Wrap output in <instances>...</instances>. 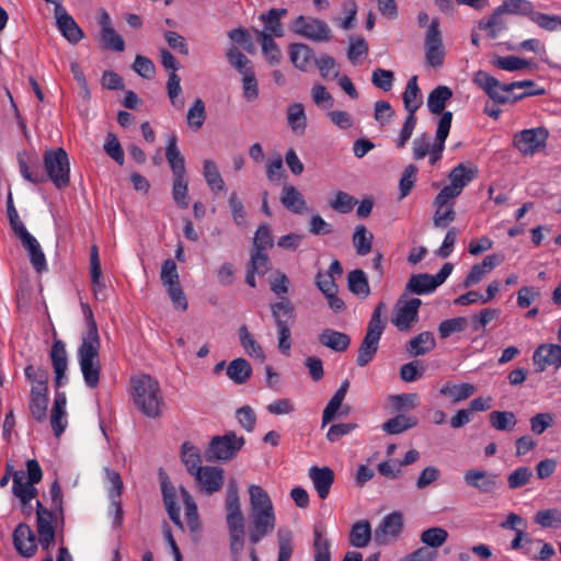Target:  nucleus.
Instances as JSON below:
<instances>
[{
  "mask_svg": "<svg viewBox=\"0 0 561 561\" xmlns=\"http://www.w3.org/2000/svg\"><path fill=\"white\" fill-rule=\"evenodd\" d=\"M81 310L87 329L82 333L81 343L77 350V360L84 383L89 388L95 389L99 386L102 369L100 360L101 339L90 306L81 302Z\"/></svg>",
  "mask_w": 561,
  "mask_h": 561,
  "instance_id": "obj_1",
  "label": "nucleus"
},
{
  "mask_svg": "<svg viewBox=\"0 0 561 561\" xmlns=\"http://www.w3.org/2000/svg\"><path fill=\"white\" fill-rule=\"evenodd\" d=\"M131 394L135 405L148 417H158L161 414L163 397L159 382L149 375L133 377Z\"/></svg>",
  "mask_w": 561,
  "mask_h": 561,
  "instance_id": "obj_2",
  "label": "nucleus"
},
{
  "mask_svg": "<svg viewBox=\"0 0 561 561\" xmlns=\"http://www.w3.org/2000/svg\"><path fill=\"white\" fill-rule=\"evenodd\" d=\"M473 82L497 104L515 103L525 96L540 95L543 93V90L541 89L538 91H525L523 93L515 94L513 93L510 83H502L500 80L483 70H479L474 73Z\"/></svg>",
  "mask_w": 561,
  "mask_h": 561,
  "instance_id": "obj_3",
  "label": "nucleus"
},
{
  "mask_svg": "<svg viewBox=\"0 0 561 561\" xmlns=\"http://www.w3.org/2000/svg\"><path fill=\"white\" fill-rule=\"evenodd\" d=\"M26 471L25 473L22 470H18L12 473V492L24 506L28 505L36 496L37 490L34 488V484L38 483L43 478L41 466L35 459L26 461Z\"/></svg>",
  "mask_w": 561,
  "mask_h": 561,
  "instance_id": "obj_4",
  "label": "nucleus"
},
{
  "mask_svg": "<svg viewBox=\"0 0 561 561\" xmlns=\"http://www.w3.org/2000/svg\"><path fill=\"white\" fill-rule=\"evenodd\" d=\"M46 180L49 179L59 188H66L70 183V163L62 148L47 149L43 157Z\"/></svg>",
  "mask_w": 561,
  "mask_h": 561,
  "instance_id": "obj_5",
  "label": "nucleus"
},
{
  "mask_svg": "<svg viewBox=\"0 0 561 561\" xmlns=\"http://www.w3.org/2000/svg\"><path fill=\"white\" fill-rule=\"evenodd\" d=\"M271 311L277 328L278 348L282 354L289 355L291 347L290 325L295 322V308L288 299H283L272 304Z\"/></svg>",
  "mask_w": 561,
  "mask_h": 561,
  "instance_id": "obj_6",
  "label": "nucleus"
},
{
  "mask_svg": "<svg viewBox=\"0 0 561 561\" xmlns=\"http://www.w3.org/2000/svg\"><path fill=\"white\" fill-rule=\"evenodd\" d=\"M242 436L228 432L222 436H214L205 451L208 461H228L237 456L244 446Z\"/></svg>",
  "mask_w": 561,
  "mask_h": 561,
  "instance_id": "obj_7",
  "label": "nucleus"
},
{
  "mask_svg": "<svg viewBox=\"0 0 561 561\" xmlns=\"http://www.w3.org/2000/svg\"><path fill=\"white\" fill-rule=\"evenodd\" d=\"M38 542L44 550H49L55 543V527L62 522L58 511L47 510L41 501L36 503Z\"/></svg>",
  "mask_w": 561,
  "mask_h": 561,
  "instance_id": "obj_8",
  "label": "nucleus"
},
{
  "mask_svg": "<svg viewBox=\"0 0 561 561\" xmlns=\"http://www.w3.org/2000/svg\"><path fill=\"white\" fill-rule=\"evenodd\" d=\"M549 133L545 127L524 129L514 137V145L525 156H533L546 147Z\"/></svg>",
  "mask_w": 561,
  "mask_h": 561,
  "instance_id": "obj_9",
  "label": "nucleus"
},
{
  "mask_svg": "<svg viewBox=\"0 0 561 561\" xmlns=\"http://www.w3.org/2000/svg\"><path fill=\"white\" fill-rule=\"evenodd\" d=\"M293 31L314 42H328L331 39L329 26L319 19H307L304 15H299L294 21Z\"/></svg>",
  "mask_w": 561,
  "mask_h": 561,
  "instance_id": "obj_10",
  "label": "nucleus"
},
{
  "mask_svg": "<svg viewBox=\"0 0 561 561\" xmlns=\"http://www.w3.org/2000/svg\"><path fill=\"white\" fill-rule=\"evenodd\" d=\"M422 301L419 298H400L396 306L392 317V323L400 331H405L417 320L419 308Z\"/></svg>",
  "mask_w": 561,
  "mask_h": 561,
  "instance_id": "obj_11",
  "label": "nucleus"
},
{
  "mask_svg": "<svg viewBox=\"0 0 561 561\" xmlns=\"http://www.w3.org/2000/svg\"><path fill=\"white\" fill-rule=\"evenodd\" d=\"M403 527V516L399 512H393L383 517L374 533V540L378 545H388L393 541L401 533Z\"/></svg>",
  "mask_w": 561,
  "mask_h": 561,
  "instance_id": "obj_12",
  "label": "nucleus"
},
{
  "mask_svg": "<svg viewBox=\"0 0 561 561\" xmlns=\"http://www.w3.org/2000/svg\"><path fill=\"white\" fill-rule=\"evenodd\" d=\"M463 482L480 493H493L499 488V474L480 469H468L463 472Z\"/></svg>",
  "mask_w": 561,
  "mask_h": 561,
  "instance_id": "obj_13",
  "label": "nucleus"
},
{
  "mask_svg": "<svg viewBox=\"0 0 561 561\" xmlns=\"http://www.w3.org/2000/svg\"><path fill=\"white\" fill-rule=\"evenodd\" d=\"M252 529L249 539L252 545H256L262 538L270 535L276 526V517L273 512L250 513Z\"/></svg>",
  "mask_w": 561,
  "mask_h": 561,
  "instance_id": "obj_14",
  "label": "nucleus"
},
{
  "mask_svg": "<svg viewBox=\"0 0 561 561\" xmlns=\"http://www.w3.org/2000/svg\"><path fill=\"white\" fill-rule=\"evenodd\" d=\"M54 13L58 30L71 44H77L83 38L82 30L62 4H57Z\"/></svg>",
  "mask_w": 561,
  "mask_h": 561,
  "instance_id": "obj_15",
  "label": "nucleus"
},
{
  "mask_svg": "<svg viewBox=\"0 0 561 561\" xmlns=\"http://www.w3.org/2000/svg\"><path fill=\"white\" fill-rule=\"evenodd\" d=\"M50 359L55 373V386L62 387L67 382L68 355L66 345L61 340H56L50 350Z\"/></svg>",
  "mask_w": 561,
  "mask_h": 561,
  "instance_id": "obj_16",
  "label": "nucleus"
},
{
  "mask_svg": "<svg viewBox=\"0 0 561 561\" xmlns=\"http://www.w3.org/2000/svg\"><path fill=\"white\" fill-rule=\"evenodd\" d=\"M537 371H543L547 367L553 366L556 369L561 367V345L541 344L533 355Z\"/></svg>",
  "mask_w": 561,
  "mask_h": 561,
  "instance_id": "obj_17",
  "label": "nucleus"
},
{
  "mask_svg": "<svg viewBox=\"0 0 561 561\" xmlns=\"http://www.w3.org/2000/svg\"><path fill=\"white\" fill-rule=\"evenodd\" d=\"M193 477L206 494L219 491L224 483V470L218 467H203Z\"/></svg>",
  "mask_w": 561,
  "mask_h": 561,
  "instance_id": "obj_18",
  "label": "nucleus"
},
{
  "mask_svg": "<svg viewBox=\"0 0 561 561\" xmlns=\"http://www.w3.org/2000/svg\"><path fill=\"white\" fill-rule=\"evenodd\" d=\"M503 256L500 254L486 255L481 263L474 264L463 279V287L468 288L480 283L493 268L500 265Z\"/></svg>",
  "mask_w": 561,
  "mask_h": 561,
  "instance_id": "obj_19",
  "label": "nucleus"
},
{
  "mask_svg": "<svg viewBox=\"0 0 561 561\" xmlns=\"http://www.w3.org/2000/svg\"><path fill=\"white\" fill-rule=\"evenodd\" d=\"M451 121V112L444 113L443 116H440L439 118L435 141L433 144L431 152L428 153L431 164H435L442 158V153L445 148V141L449 135Z\"/></svg>",
  "mask_w": 561,
  "mask_h": 561,
  "instance_id": "obj_20",
  "label": "nucleus"
},
{
  "mask_svg": "<svg viewBox=\"0 0 561 561\" xmlns=\"http://www.w3.org/2000/svg\"><path fill=\"white\" fill-rule=\"evenodd\" d=\"M13 542L23 557H32L36 551V539L33 530L26 524H20L13 533Z\"/></svg>",
  "mask_w": 561,
  "mask_h": 561,
  "instance_id": "obj_21",
  "label": "nucleus"
},
{
  "mask_svg": "<svg viewBox=\"0 0 561 561\" xmlns=\"http://www.w3.org/2000/svg\"><path fill=\"white\" fill-rule=\"evenodd\" d=\"M287 14L286 9H271L266 13H262L260 15V20L264 24L263 30H255V34L259 33H265L271 38L273 37H283L284 36V28L282 25V18H284Z\"/></svg>",
  "mask_w": 561,
  "mask_h": 561,
  "instance_id": "obj_22",
  "label": "nucleus"
},
{
  "mask_svg": "<svg viewBox=\"0 0 561 561\" xmlns=\"http://www.w3.org/2000/svg\"><path fill=\"white\" fill-rule=\"evenodd\" d=\"M382 332L367 329L366 335L358 348L356 363L359 367L366 366L375 357Z\"/></svg>",
  "mask_w": 561,
  "mask_h": 561,
  "instance_id": "obj_23",
  "label": "nucleus"
},
{
  "mask_svg": "<svg viewBox=\"0 0 561 561\" xmlns=\"http://www.w3.org/2000/svg\"><path fill=\"white\" fill-rule=\"evenodd\" d=\"M19 239L22 242V245L26 250L30 262L33 265V267L36 270V272L42 273L47 270V262L45 254L41 248V244L38 241L33 237L30 232L24 233L23 236L19 237Z\"/></svg>",
  "mask_w": 561,
  "mask_h": 561,
  "instance_id": "obj_24",
  "label": "nucleus"
},
{
  "mask_svg": "<svg viewBox=\"0 0 561 561\" xmlns=\"http://www.w3.org/2000/svg\"><path fill=\"white\" fill-rule=\"evenodd\" d=\"M309 478L320 499L328 497L330 489L334 481V472L329 467H311L309 469Z\"/></svg>",
  "mask_w": 561,
  "mask_h": 561,
  "instance_id": "obj_25",
  "label": "nucleus"
},
{
  "mask_svg": "<svg viewBox=\"0 0 561 561\" xmlns=\"http://www.w3.org/2000/svg\"><path fill=\"white\" fill-rule=\"evenodd\" d=\"M289 59L300 71H309L314 64V53L306 44L295 43L289 46Z\"/></svg>",
  "mask_w": 561,
  "mask_h": 561,
  "instance_id": "obj_26",
  "label": "nucleus"
},
{
  "mask_svg": "<svg viewBox=\"0 0 561 561\" xmlns=\"http://www.w3.org/2000/svg\"><path fill=\"white\" fill-rule=\"evenodd\" d=\"M280 203L294 214L302 215L309 210L302 194L294 185H284Z\"/></svg>",
  "mask_w": 561,
  "mask_h": 561,
  "instance_id": "obj_27",
  "label": "nucleus"
},
{
  "mask_svg": "<svg viewBox=\"0 0 561 561\" xmlns=\"http://www.w3.org/2000/svg\"><path fill=\"white\" fill-rule=\"evenodd\" d=\"M178 138L173 134L169 137L167 148H165V158L172 170L173 178H183L185 176V160L182 156L179 147H178Z\"/></svg>",
  "mask_w": 561,
  "mask_h": 561,
  "instance_id": "obj_28",
  "label": "nucleus"
},
{
  "mask_svg": "<svg viewBox=\"0 0 561 561\" xmlns=\"http://www.w3.org/2000/svg\"><path fill=\"white\" fill-rule=\"evenodd\" d=\"M161 490L163 494L164 505L170 519L181 529L183 524L180 518V508L176 506V494L175 489L169 481L168 477H163L161 480Z\"/></svg>",
  "mask_w": 561,
  "mask_h": 561,
  "instance_id": "obj_29",
  "label": "nucleus"
},
{
  "mask_svg": "<svg viewBox=\"0 0 561 561\" xmlns=\"http://www.w3.org/2000/svg\"><path fill=\"white\" fill-rule=\"evenodd\" d=\"M227 525L244 524V517L240 507L238 488L236 483H230L227 489L226 497Z\"/></svg>",
  "mask_w": 561,
  "mask_h": 561,
  "instance_id": "obj_30",
  "label": "nucleus"
},
{
  "mask_svg": "<svg viewBox=\"0 0 561 561\" xmlns=\"http://www.w3.org/2000/svg\"><path fill=\"white\" fill-rule=\"evenodd\" d=\"M319 342L335 352H345L351 344V337L346 333L325 329L319 334Z\"/></svg>",
  "mask_w": 561,
  "mask_h": 561,
  "instance_id": "obj_31",
  "label": "nucleus"
},
{
  "mask_svg": "<svg viewBox=\"0 0 561 561\" xmlns=\"http://www.w3.org/2000/svg\"><path fill=\"white\" fill-rule=\"evenodd\" d=\"M286 119L290 130L295 135L301 136L305 134L307 128V116L301 103H291L288 105Z\"/></svg>",
  "mask_w": 561,
  "mask_h": 561,
  "instance_id": "obj_32",
  "label": "nucleus"
},
{
  "mask_svg": "<svg viewBox=\"0 0 561 561\" xmlns=\"http://www.w3.org/2000/svg\"><path fill=\"white\" fill-rule=\"evenodd\" d=\"M249 497H250V513H259V512H273V503L265 490H263L260 485L251 484L249 486Z\"/></svg>",
  "mask_w": 561,
  "mask_h": 561,
  "instance_id": "obj_33",
  "label": "nucleus"
},
{
  "mask_svg": "<svg viewBox=\"0 0 561 561\" xmlns=\"http://www.w3.org/2000/svg\"><path fill=\"white\" fill-rule=\"evenodd\" d=\"M438 285L436 284L433 275L422 273L412 275L405 286V291L416 295H426L433 293Z\"/></svg>",
  "mask_w": 561,
  "mask_h": 561,
  "instance_id": "obj_34",
  "label": "nucleus"
},
{
  "mask_svg": "<svg viewBox=\"0 0 561 561\" xmlns=\"http://www.w3.org/2000/svg\"><path fill=\"white\" fill-rule=\"evenodd\" d=\"M402 99L408 114L415 115V112L423 103L422 95L417 85L416 76L411 77L408 81Z\"/></svg>",
  "mask_w": 561,
  "mask_h": 561,
  "instance_id": "obj_35",
  "label": "nucleus"
},
{
  "mask_svg": "<svg viewBox=\"0 0 561 561\" xmlns=\"http://www.w3.org/2000/svg\"><path fill=\"white\" fill-rule=\"evenodd\" d=\"M350 388V381L345 379L340 388L335 391L329 403L327 404L325 409L323 410L322 414V427L325 426L328 423H330L337 413L339 409L342 405V402L346 396V392Z\"/></svg>",
  "mask_w": 561,
  "mask_h": 561,
  "instance_id": "obj_36",
  "label": "nucleus"
},
{
  "mask_svg": "<svg viewBox=\"0 0 561 561\" xmlns=\"http://www.w3.org/2000/svg\"><path fill=\"white\" fill-rule=\"evenodd\" d=\"M227 376L237 385L245 383L251 375L252 367L244 358H236L226 368Z\"/></svg>",
  "mask_w": 561,
  "mask_h": 561,
  "instance_id": "obj_37",
  "label": "nucleus"
},
{
  "mask_svg": "<svg viewBox=\"0 0 561 561\" xmlns=\"http://www.w3.org/2000/svg\"><path fill=\"white\" fill-rule=\"evenodd\" d=\"M417 425V419L415 416H410L405 414H397L396 416L386 421L381 427L382 430L390 435L401 434L410 428H413Z\"/></svg>",
  "mask_w": 561,
  "mask_h": 561,
  "instance_id": "obj_38",
  "label": "nucleus"
},
{
  "mask_svg": "<svg viewBox=\"0 0 561 561\" xmlns=\"http://www.w3.org/2000/svg\"><path fill=\"white\" fill-rule=\"evenodd\" d=\"M24 375L31 383L30 391L48 392V371L45 368L27 365Z\"/></svg>",
  "mask_w": 561,
  "mask_h": 561,
  "instance_id": "obj_39",
  "label": "nucleus"
},
{
  "mask_svg": "<svg viewBox=\"0 0 561 561\" xmlns=\"http://www.w3.org/2000/svg\"><path fill=\"white\" fill-rule=\"evenodd\" d=\"M436 346V341L433 333L425 331L413 337L408 344V351L413 356H421Z\"/></svg>",
  "mask_w": 561,
  "mask_h": 561,
  "instance_id": "obj_40",
  "label": "nucleus"
},
{
  "mask_svg": "<svg viewBox=\"0 0 561 561\" xmlns=\"http://www.w3.org/2000/svg\"><path fill=\"white\" fill-rule=\"evenodd\" d=\"M48 392L30 391L28 409L37 422L42 423L47 417Z\"/></svg>",
  "mask_w": 561,
  "mask_h": 561,
  "instance_id": "obj_41",
  "label": "nucleus"
},
{
  "mask_svg": "<svg viewBox=\"0 0 561 561\" xmlns=\"http://www.w3.org/2000/svg\"><path fill=\"white\" fill-rule=\"evenodd\" d=\"M453 96L451 90L446 85L435 88L427 98V107L433 114H444L446 102Z\"/></svg>",
  "mask_w": 561,
  "mask_h": 561,
  "instance_id": "obj_42",
  "label": "nucleus"
},
{
  "mask_svg": "<svg viewBox=\"0 0 561 561\" xmlns=\"http://www.w3.org/2000/svg\"><path fill=\"white\" fill-rule=\"evenodd\" d=\"M455 203H444L434 199L435 213L433 216V224L436 228L444 229L448 227L456 218L454 210Z\"/></svg>",
  "mask_w": 561,
  "mask_h": 561,
  "instance_id": "obj_43",
  "label": "nucleus"
},
{
  "mask_svg": "<svg viewBox=\"0 0 561 561\" xmlns=\"http://www.w3.org/2000/svg\"><path fill=\"white\" fill-rule=\"evenodd\" d=\"M313 552L314 561H331L330 540L324 536L321 526L313 528Z\"/></svg>",
  "mask_w": 561,
  "mask_h": 561,
  "instance_id": "obj_44",
  "label": "nucleus"
},
{
  "mask_svg": "<svg viewBox=\"0 0 561 561\" xmlns=\"http://www.w3.org/2000/svg\"><path fill=\"white\" fill-rule=\"evenodd\" d=\"M371 539V527L368 520L356 522L351 529L350 543L355 548L366 547Z\"/></svg>",
  "mask_w": 561,
  "mask_h": 561,
  "instance_id": "obj_45",
  "label": "nucleus"
},
{
  "mask_svg": "<svg viewBox=\"0 0 561 561\" xmlns=\"http://www.w3.org/2000/svg\"><path fill=\"white\" fill-rule=\"evenodd\" d=\"M239 339L242 347L249 356L256 358L260 362L265 360V354L261 345L256 342L245 325H241L239 328Z\"/></svg>",
  "mask_w": 561,
  "mask_h": 561,
  "instance_id": "obj_46",
  "label": "nucleus"
},
{
  "mask_svg": "<svg viewBox=\"0 0 561 561\" xmlns=\"http://www.w3.org/2000/svg\"><path fill=\"white\" fill-rule=\"evenodd\" d=\"M203 175L213 193H218L225 190L224 179L220 175L217 164L213 160H204Z\"/></svg>",
  "mask_w": 561,
  "mask_h": 561,
  "instance_id": "obj_47",
  "label": "nucleus"
},
{
  "mask_svg": "<svg viewBox=\"0 0 561 561\" xmlns=\"http://www.w3.org/2000/svg\"><path fill=\"white\" fill-rule=\"evenodd\" d=\"M439 392L443 396L449 397L454 403H457L472 396L476 392V388L470 383L453 385L447 382L442 386Z\"/></svg>",
  "mask_w": 561,
  "mask_h": 561,
  "instance_id": "obj_48",
  "label": "nucleus"
},
{
  "mask_svg": "<svg viewBox=\"0 0 561 561\" xmlns=\"http://www.w3.org/2000/svg\"><path fill=\"white\" fill-rule=\"evenodd\" d=\"M181 456L184 466L192 476L203 468L201 453L191 443L186 442L182 445Z\"/></svg>",
  "mask_w": 561,
  "mask_h": 561,
  "instance_id": "obj_49",
  "label": "nucleus"
},
{
  "mask_svg": "<svg viewBox=\"0 0 561 561\" xmlns=\"http://www.w3.org/2000/svg\"><path fill=\"white\" fill-rule=\"evenodd\" d=\"M257 39L261 43L262 53L267 61L272 65H278L282 60V51L279 46L265 33H259Z\"/></svg>",
  "mask_w": 561,
  "mask_h": 561,
  "instance_id": "obj_50",
  "label": "nucleus"
},
{
  "mask_svg": "<svg viewBox=\"0 0 561 561\" xmlns=\"http://www.w3.org/2000/svg\"><path fill=\"white\" fill-rule=\"evenodd\" d=\"M489 419L496 431H512L517 424L516 415L511 411H492Z\"/></svg>",
  "mask_w": 561,
  "mask_h": 561,
  "instance_id": "obj_51",
  "label": "nucleus"
},
{
  "mask_svg": "<svg viewBox=\"0 0 561 561\" xmlns=\"http://www.w3.org/2000/svg\"><path fill=\"white\" fill-rule=\"evenodd\" d=\"M347 284L354 295L367 297L370 293L366 274L362 270L352 271L347 276Z\"/></svg>",
  "mask_w": 561,
  "mask_h": 561,
  "instance_id": "obj_52",
  "label": "nucleus"
},
{
  "mask_svg": "<svg viewBox=\"0 0 561 561\" xmlns=\"http://www.w3.org/2000/svg\"><path fill=\"white\" fill-rule=\"evenodd\" d=\"M504 13L500 12V8L497 7L493 14L488 20H481L479 22V27L488 33V36L490 38H496L505 28L504 20L502 19V15Z\"/></svg>",
  "mask_w": 561,
  "mask_h": 561,
  "instance_id": "obj_53",
  "label": "nucleus"
},
{
  "mask_svg": "<svg viewBox=\"0 0 561 561\" xmlns=\"http://www.w3.org/2000/svg\"><path fill=\"white\" fill-rule=\"evenodd\" d=\"M278 554L276 561H290L294 553L291 531L278 529L277 531Z\"/></svg>",
  "mask_w": 561,
  "mask_h": 561,
  "instance_id": "obj_54",
  "label": "nucleus"
},
{
  "mask_svg": "<svg viewBox=\"0 0 561 561\" xmlns=\"http://www.w3.org/2000/svg\"><path fill=\"white\" fill-rule=\"evenodd\" d=\"M180 492L185 506V518L187 526L192 531L197 530L199 527V522L196 503L183 486L180 488Z\"/></svg>",
  "mask_w": 561,
  "mask_h": 561,
  "instance_id": "obj_55",
  "label": "nucleus"
},
{
  "mask_svg": "<svg viewBox=\"0 0 561 561\" xmlns=\"http://www.w3.org/2000/svg\"><path fill=\"white\" fill-rule=\"evenodd\" d=\"M314 65L319 69L320 76L327 80L339 78L340 70L336 60L329 55H321L314 59Z\"/></svg>",
  "mask_w": 561,
  "mask_h": 561,
  "instance_id": "obj_56",
  "label": "nucleus"
},
{
  "mask_svg": "<svg viewBox=\"0 0 561 561\" xmlns=\"http://www.w3.org/2000/svg\"><path fill=\"white\" fill-rule=\"evenodd\" d=\"M417 400L419 396L416 393L391 394L388 397V402L396 412L416 408L419 405Z\"/></svg>",
  "mask_w": 561,
  "mask_h": 561,
  "instance_id": "obj_57",
  "label": "nucleus"
},
{
  "mask_svg": "<svg viewBox=\"0 0 561 561\" xmlns=\"http://www.w3.org/2000/svg\"><path fill=\"white\" fill-rule=\"evenodd\" d=\"M500 12L507 14H523L531 18L534 4L529 0H506L500 7Z\"/></svg>",
  "mask_w": 561,
  "mask_h": 561,
  "instance_id": "obj_58",
  "label": "nucleus"
},
{
  "mask_svg": "<svg viewBox=\"0 0 561 561\" xmlns=\"http://www.w3.org/2000/svg\"><path fill=\"white\" fill-rule=\"evenodd\" d=\"M491 64L494 67L505 71H517L525 69L529 66V62L527 60L517 56H495L491 60Z\"/></svg>",
  "mask_w": 561,
  "mask_h": 561,
  "instance_id": "obj_59",
  "label": "nucleus"
},
{
  "mask_svg": "<svg viewBox=\"0 0 561 561\" xmlns=\"http://www.w3.org/2000/svg\"><path fill=\"white\" fill-rule=\"evenodd\" d=\"M468 320L465 317H456L447 319L438 325V334L440 339H447L454 333H459L466 330Z\"/></svg>",
  "mask_w": 561,
  "mask_h": 561,
  "instance_id": "obj_60",
  "label": "nucleus"
},
{
  "mask_svg": "<svg viewBox=\"0 0 561 561\" xmlns=\"http://www.w3.org/2000/svg\"><path fill=\"white\" fill-rule=\"evenodd\" d=\"M172 197L180 208L188 207V183L185 176L173 178Z\"/></svg>",
  "mask_w": 561,
  "mask_h": 561,
  "instance_id": "obj_61",
  "label": "nucleus"
},
{
  "mask_svg": "<svg viewBox=\"0 0 561 561\" xmlns=\"http://www.w3.org/2000/svg\"><path fill=\"white\" fill-rule=\"evenodd\" d=\"M371 241H373V234L368 232L366 227L358 226L355 229L354 236H353V242L354 247L356 249V253L358 255H366L371 250Z\"/></svg>",
  "mask_w": 561,
  "mask_h": 561,
  "instance_id": "obj_62",
  "label": "nucleus"
},
{
  "mask_svg": "<svg viewBox=\"0 0 561 561\" xmlns=\"http://www.w3.org/2000/svg\"><path fill=\"white\" fill-rule=\"evenodd\" d=\"M451 185H456L458 190H462L472 181L473 171L466 168L463 164L455 167L448 175Z\"/></svg>",
  "mask_w": 561,
  "mask_h": 561,
  "instance_id": "obj_63",
  "label": "nucleus"
},
{
  "mask_svg": "<svg viewBox=\"0 0 561 561\" xmlns=\"http://www.w3.org/2000/svg\"><path fill=\"white\" fill-rule=\"evenodd\" d=\"M448 538V533L442 527H432L421 534V541L431 548L443 546Z\"/></svg>",
  "mask_w": 561,
  "mask_h": 561,
  "instance_id": "obj_64",
  "label": "nucleus"
}]
</instances>
